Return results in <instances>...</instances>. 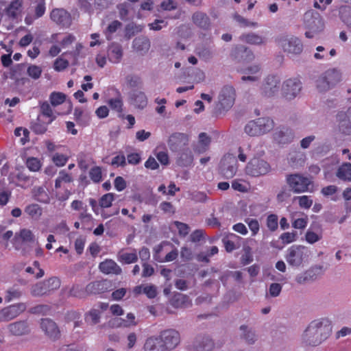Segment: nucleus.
I'll return each mask as SVG.
<instances>
[{
    "label": "nucleus",
    "mask_w": 351,
    "mask_h": 351,
    "mask_svg": "<svg viewBox=\"0 0 351 351\" xmlns=\"http://www.w3.org/2000/svg\"><path fill=\"white\" fill-rule=\"evenodd\" d=\"M280 80L276 75L267 76L262 84L261 94L266 97H273L280 90Z\"/></svg>",
    "instance_id": "nucleus-13"
},
{
    "label": "nucleus",
    "mask_w": 351,
    "mask_h": 351,
    "mask_svg": "<svg viewBox=\"0 0 351 351\" xmlns=\"http://www.w3.org/2000/svg\"><path fill=\"white\" fill-rule=\"evenodd\" d=\"M336 176L341 180L351 182V163L345 162L341 165L336 172Z\"/></svg>",
    "instance_id": "nucleus-34"
},
{
    "label": "nucleus",
    "mask_w": 351,
    "mask_h": 351,
    "mask_svg": "<svg viewBox=\"0 0 351 351\" xmlns=\"http://www.w3.org/2000/svg\"><path fill=\"white\" fill-rule=\"evenodd\" d=\"M271 171L270 164L264 158L257 156L251 158L245 168V173L254 178L264 176Z\"/></svg>",
    "instance_id": "nucleus-6"
},
{
    "label": "nucleus",
    "mask_w": 351,
    "mask_h": 351,
    "mask_svg": "<svg viewBox=\"0 0 351 351\" xmlns=\"http://www.w3.org/2000/svg\"><path fill=\"white\" fill-rule=\"evenodd\" d=\"M19 237L24 243H34L35 242V237L30 230L24 228L20 230Z\"/></svg>",
    "instance_id": "nucleus-46"
},
{
    "label": "nucleus",
    "mask_w": 351,
    "mask_h": 351,
    "mask_svg": "<svg viewBox=\"0 0 351 351\" xmlns=\"http://www.w3.org/2000/svg\"><path fill=\"white\" fill-rule=\"evenodd\" d=\"M119 260L126 264H130L136 262L138 256L135 252L133 253H119Z\"/></svg>",
    "instance_id": "nucleus-49"
},
{
    "label": "nucleus",
    "mask_w": 351,
    "mask_h": 351,
    "mask_svg": "<svg viewBox=\"0 0 351 351\" xmlns=\"http://www.w3.org/2000/svg\"><path fill=\"white\" fill-rule=\"evenodd\" d=\"M112 282L104 279L91 282L86 287V292L88 294H99L112 289Z\"/></svg>",
    "instance_id": "nucleus-20"
},
{
    "label": "nucleus",
    "mask_w": 351,
    "mask_h": 351,
    "mask_svg": "<svg viewBox=\"0 0 351 351\" xmlns=\"http://www.w3.org/2000/svg\"><path fill=\"white\" fill-rule=\"evenodd\" d=\"M302 83L298 78H289L283 82L281 86L282 96L287 100L294 99L300 93Z\"/></svg>",
    "instance_id": "nucleus-10"
},
{
    "label": "nucleus",
    "mask_w": 351,
    "mask_h": 351,
    "mask_svg": "<svg viewBox=\"0 0 351 351\" xmlns=\"http://www.w3.org/2000/svg\"><path fill=\"white\" fill-rule=\"evenodd\" d=\"M239 336L246 343L249 345L254 344L257 341V335L253 328L241 325L239 328Z\"/></svg>",
    "instance_id": "nucleus-24"
},
{
    "label": "nucleus",
    "mask_w": 351,
    "mask_h": 351,
    "mask_svg": "<svg viewBox=\"0 0 351 351\" xmlns=\"http://www.w3.org/2000/svg\"><path fill=\"white\" fill-rule=\"evenodd\" d=\"M26 165L28 169L32 171H37L41 167L40 160L36 158H28Z\"/></svg>",
    "instance_id": "nucleus-59"
},
{
    "label": "nucleus",
    "mask_w": 351,
    "mask_h": 351,
    "mask_svg": "<svg viewBox=\"0 0 351 351\" xmlns=\"http://www.w3.org/2000/svg\"><path fill=\"white\" fill-rule=\"evenodd\" d=\"M21 312V308H1L0 310V322L12 319L17 317Z\"/></svg>",
    "instance_id": "nucleus-36"
},
{
    "label": "nucleus",
    "mask_w": 351,
    "mask_h": 351,
    "mask_svg": "<svg viewBox=\"0 0 351 351\" xmlns=\"http://www.w3.org/2000/svg\"><path fill=\"white\" fill-rule=\"evenodd\" d=\"M122 26V23L118 20H114L110 22L106 28L104 30V34L106 39L108 40H111L113 38V34L115 33L119 29H121Z\"/></svg>",
    "instance_id": "nucleus-37"
},
{
    "label": "nucleus",
    "mask_w": 351,
    "mask_h": 351,
    "mask_svg": "<svg viewBox=\"0 0 351 351\" xmlns=\"http://www.w3.org/2000/svg\"><path fill=\"white\" fill-rule=\"evenodd\" d=\"M173 224L178 228L180 236L184 237L189 234L190 228L186 223L178 221H175Z\"/></svg>",
    "instance_id": "nucleus-55"
},
{
    "label": "nucleus",
    "mask_w": 351,
    "mask_h": 351,
    "mask_svg": "<svg viewBox=\"0 0 351 351\" xmlns=\"http://www.w3.org/2000/svg\"><path fill=\"white\" fill-rule=\"evenodd\" d=\"M27 74L29 77L34 80L38 79L42 73V69L36 65H30L27 69Z\"/></svg>",
    "instance_id": "nucleus-54"
},
{
    "label": "nucleus",
    "mask_w": 351,
    "mask_h": 351,
    "mask_svg": "<svg viewBox=\"0 0 351 351\" xmlns=\"http://www.w3.org/2000/svg\"><path fill=\"white\" fill-rule=\"evenodd\" d=\"M245 222L247 224L250 230L252 231V236L256 235L258 232L260 226L257 219L247 218L245 219Z\"/></svg>",
    "instance_id": "nucleus-53"
},
{
    "label": "nucleus",
    "mask_w": 351,
    "mask_h": 351,
    "mask_svg": "<svg viewBox=\"0 0 351 351\" xmlns=\"http://www.w3.org/2000/svg\"><path fill=\"white\" fill-rule=\"evenodd\" d=\"M332 322L328 317L312 320L301 335V343L304 346L316 347L326 341L332 332Z\"/></svg>",
    "instance_id": "nucleus-1"
},
{
    "label": "nucleus",
    "mask_w": 351,
    "mask_h": 351,
    "mask_svg": "<svg viewBox=\"0 0 351 351\" xmlns=\"http://www.w3.org/2000/svg\"><path fill=\"white\" fill-rule=\"evenodd\" d=\"M234 19L242 27H256L258 25L256 22H250L239 14H234Z\"/></svg>",
    "instance_id": "nucleus-56"
},
{
    "label": "nucleus",
    "mask_w": 351,
    "mask_h": 351,
    "mask_svg": "<svg viewBox=\"0 0 351 351\" xmlns=\"http://www.w3.org/2000/svg\"><path fill=\"white\" fill-rule=\"evenodd\" d=\"M274 127V121L269 117H261L249 121L245 126V132L250 136L263 135Z\"/></svg>",
    "instance_id": "nucleus-4"
},
{
    "label": "nucleus",
    "mask_w": 351,
    "mask_h": 351,
    "mask_svg": "<svg viewBox=\"0 0 351 351\" xmlns=\"http://www.w3.org/2000/svg\"><path fill=\"white\" fill-rule=\"evenodd\" d=\"M143 351H165L161 338L157 336H152L146 339Z\"/></svg>",
    "instance_id": "nucleus-27"
},
{
    "label": "nucleus",
    "mask_w": 351,
    "mask_h": 351,
    "mask_svg": "<svg viewBox=\"0 0 351 351\" xmlns=\"http://www.w3.org/2000/svg\"><path fill=\"white\" fill-rule=\"evenodd\" d=\"M25 213L32 217H39L42 214L41 208L36 204H30L26 206Z\"/></svg>",
    "instance_id": "nucleus-50"
},
{
    "label": "nucleus",
    "mask_w": 351,
    "mask_h": 351,
    "mask_svg": "<svg viewBox=\"0 0 351 351\" xmlns=\"http://www.w3.org/2000/svg\"><path fill=\"white\" fill-rule=\"evenodd\" d=\"M89 176L90 179L96 183H98L101 180V170L99 167H95L90 170Z\"/></svg>",
    "instance_id": "nucleus-58"
},
{
    "label": "nucleus",
    "mask_w": 351,
    "mask_h": 351,
    "mask_svg": "<svg viewBox=\"0 0 351 351\" xmlns=\"http://www.w3.org/2000/svg\"><path fill=\"white\" fill-rule=\"evenodd\" d=\"M337 130L344 135L351 134V119L346 111H339L336 116Z\"/></svg>",
    "instance_id": "nucleus-18"
},
{
    "label": "nucleus",
    "mask_w": 351,
    "mask_h": 351,
    "mask_svg": "<svg viewBox=\"0 0 351 351\" xmlns=\"http://www.w3.org/2000/svg\"><path fill=\"white\" fill-rule=\"evenodd\" d=\"M40 111L43 115L50 118L47 124H50L56 119V116L53 113L52 108L47 101H45L41 104Z\"/></svg>",
    "instance_id": "nucleus-44"
},
{
    "label": "nucleus",
    "mask_w": 351,
    "mask_h": 351,
    "mask_svg": "<svg viewBox=\"0 0 351 351\" xmlns=\"http://www.w3.org/2000/svg\"><path fill=\"white\" fill-rule=\"evenodd\" d=\"M341 81V73L337 69H330L322 74L316 81V87L321 92H326Z\"/></svg>",
    "instance_id": "nucleus-5"
},
{
    "label": "nucleus",
    "mask_w": 351,
    "mask_h": 351,
    "mask_svg": "<svg viewBox=\"0 0 351 351\" xmlns=\"http://www.w3.org/2000/svg\"><path fill=\"white\" fill-rule=\"evenodd\" d=\"M128 84L132 88L140 87L143 82L140 77L136 75H129L126 78Z\"/></svg>",
    "instance_id": "nucleus-60"
},
{
    "label": "nucleus",
    "mask_w": 351,
    "mask_h": 351,
    "mask_svg": "<svg viewBox=\"0 0 351 351\" xmlns=\"http://www.w3.org/2000/svg\"><path fill=\"white\" fill-rule=\"evenodd\" d=\"M108 56L112 62H119L123 56L121 45L117 43H112L108 47Z\"/></svg>",
    "instance_id": "nucleus-28"
},
{
    "label": "nucleus",
    "mask_w": 351,
    "mask_h": 351,
    "mask_svg": "<svg viewBox=\"0 0 351 351\" xmlns=\"http://www.w3.org/2000/svg\"><path fill=\"white\" fill-rule=\"evenodd\" d=\"M286 182L295 193L306 192L309 191V186L313 184L309 178L305 177L300 173L287 175Z\"/></svg>",
    "instance_id": "nucleus-8"
},
{
    "label": "nucleus",
    "mask_w": 351,
    "mask_h": 351,
    "mask_svg": "<svg viewBox=\"0 0 351 351\" xmlns=\"http://www.w3.org/2000/svg\"><path fill=\"white\" fill-rule=\"evenodd\" d=\"M49 99L51 105L57 106L62 104L65 101L66 95L62 93L53 92L51 93Z\"/></svg>",
    "instance_id": "nucleus-45"
},
{
    "label": "nucleus",
    "mask_w": 351,
    "mask_h": 351,
    "mask_svg": "<svg viewBox=\"0 0 351 351\" xmlns=\"http://www.w3.org/2000/svg\"><path fill=\"white\" fill-rule=\"evenodd\" d=\"M40 328L45 335L53 341L58 339L60 337V331L57 324L50 319H42Z\"/></svg>",
    "instance_id": "nucleus-21"
},
{
    "label": "nucleus",
    "mask_w": 351,
    "mask_h": 351,
    "mask_svg": "<svg viewBox=\"0 0 351 351\" xmlns=\"http://www.w3.org/2000/svg\"><path fill=\"white\" fill-rule=\"evenodd\" d=\"M60 280L57 277H51L47 280L40 281L31 287V293L36 297L49 295L51 291L60 288Z\"/></svg>",
    "instance_id": "nucleus-7"
},
{
    "label": "nucleus",
    "mask_w": 351,
    "mask_h": 351,
    "mask_svg": "<svg viewBox=\"0 0 351 351\" xmlns=\"http://www.w3.org/2000/svg\"><path fill=\"white\" fill-rule=\"evenodd\" d=\"M298 199L299 202V205L301 208H304L306 209L309 208L313 204V200L311 199L308 196L303 195L300 197H295V199Z\"/></svg>",
    "instance_id": "nucleus-62"
},
{
    "label": "nucleus",
    "mask_w": 351,
    "mask_h": 351,
    "mask_svg": "<svg viewBox=\"0 0 351 351\" xmlns=\"http://www.w3.org/2000/svg\"><path fill=\"white\" fill-rule=\"evenodd\" d=\"M266 224L270 231L274 232L276 230L278 226V216L275 214L269 215L267 217Z\"/></svg>",
    "instance_id": "nucleus-51"
},
{
    "label": "nucleus",
    "mask_w": 351,
    "mask_h": 351,
    "mask_svg": "<svg viewBox=\"0 0 351 351\" xmlns=\"http://www.w3.org/2000/svg\"><path fill=\"white\" fill-rule=\"evenodd\" d=\"M113 193H107L104 195L99 199V206L101 208H109L112 205V202L114 200Z\"/></svg>",
    "instance_id": "nucleus-52"
},
{
    "label": "nucleus",
    "mask_w": 351,
    "mask_h": 351,
    "mask_svg": "<svg viewBox=\"0 0 351 351\" xmlns=\"http://www.w3.org/2000/svg\"><path fill=\"white\" fill-rule=\"evenodd\" d=\"M23 3V0L12 1L8 7L5 9L6 15L10 19H16L21 12Z\"/></svg>",
    "instance_id": "nucleus-33"
},
{
    "label": "nucleus",
    "mask_w": 351,
    "mask_h": 351,
    "mask_svg": "<svg viewBox=\"0 0 351 351\" xmlns=\"http://www.w3.org/2000/svg\"><path fill=\"white\" fill-rule=\"evenodd\" d=\"M293 135L291 130L282 128L276 130L274 134V138L278 143H287L292 141Z\"/></svg>",
    "instance_id": "nucleus-32"
},
{
    "label": "nucleus",
    "mask_w": 351,
    "mask_h": 351,
    "mask_svg": "<svg viewBox=\"0 0 351 351\" xmlns=\"http://www.w3.org/2000/svg\"><path fill=\"white\" fill-rule=\"evenodd\" d=\"M101 311L98 308L91 309L86 315V322L90 324H96L99 322Z\"/></svg>",
    "instance_id": "nucleus-41"
},
{
    "label": "nucleus",
    "mask_w": 351,
    "mask_h": 351,
    "mask_svg": "<svg viewBox=\"0 0 351 351\" xmlns=\"http://www.w3.org/2000/svg\"><path fill=\"white\" fill-rule=\"evenodd\" d=\"M158 337L161 338L162 346L165 351L174 349L180 341L179 332L173 329L164 330Z\"/></svg>",
    "instance_id": "nucleus-15"
},
{
    "label": "nucleus",
    "mask_w": 351,
    "mask_h": 351,
    "mask_svg": "<svg viewBox=\"0 0 351 351\" xmlns=\"http://www.w3.org/2000/svg\"><path fill=\"white\" fill-rule=\"evenodd\" d=\"M50 18L54 23L62 27H68L71 24V14L63 8L53 9Z\"/></svg>",
    "instance_id": "nucleus-19"
},
{
    "label": "nucleus",
    "mask_w": 351,
    "mask_h": 351,
    "mask_svg": "<svg viewBox=\"0 0 351 351\" xmlns=\"http://www.w3.org/2000/svg\"><path fill=\"white\" fill-rule=\"evenodd\" d=\"M192 21L195 25L203 29H208L210 27V18L206 13L196 12L192 16Z\"/></svg>",
    "instance_id": "nucleus-29"
},
{
    "label": "nucleus",
    "mask_w": 351,
    "mask_h": 351,
    "mask_svg": "<svg viewBox=\"0 0 351 351\" xmlns=\"http://www.w3.org/2000/svg\"><path fill=\"white\" fill-rule=\"evenodd\" d=\"M33 198L40 203L48 204L50 201L48 193L43 186H36L32 190Z\"/></svg>",
    "instance_id": "nucleus-35"
},
{
    "label": "nucleus",
    "mask_w": 351,
    "mask_h": 351,
    "mask_svg": "<svg viewBox=\"0 0 351 351\" xmlns=\"http://www.w3.org/2000/svg\"><path fill=\"white\" fill-rule=\"evenodd\" d=\"M322 268L321 265L311 267L306 271L298 274L295 276V281L300 285L312 282L322 274Z\"/></svg>",
    "instance_id": "nucleus-17"
},
{
    "label": "nucleus",
    "mask_w": 351,
    "mask_h": 351,
    "mask_svg": "<svg viewBox=\"0 0 351 351\" xmlns=\"http://www.w3.org/2000/svg\"><path fill=\"white\" fill-rule=\"evenodd\" d=\"M176 160V163L180 167H189L191 165L193 161V156L191 150L186 147L181 151Z\"/></svg>",
    "instance_id": "nucleus-30"
},
{
    "label": "nucleus",
    "mask_w": 351,
    "mask_h": 351,
    "mask_svg": "<svg viewBox=\"0 0 351 351\" xmlns=\"http://www.w3.org/2000/svg\"><path fill=\"white\" fill-rule=\"evenodd\" d=\"M189 144L188 136L184 133L175 132L168 139L167 145L171 151L178 152L184 149Z\"/></svg>",
    "instance_id": "nucleus-16"
},
{
    "label": "nucleus",
    "mask_w": 351,
    "mask_h": 351,
    "mask_svg": "<svg viewBox=\"0 0 351 351\" xmlns=\"http://www.w3.org/2000/svg\"><path fill=\"white\" fill-rule=\"evenodd\" d=\"M235 52L237 57H240L243 60L250 61L254 58V56L251 50L244 46L237 47Z\"/></svg>",
    "instance_id": "nucleus-43"
},
{
    "label": "nucleus",
    "mask_w": 351,
    "mask_h": 351,
    "mask_svg": "<svg viewBox=\"0 0 351 351\" xmlns=\"http://www.w3.org/2000/svg\"><path fill=\"white\" fill-rule=\"evenodd\" d=\"M99 268L105 274L119 275L122 272L121 268L111 259H107L101 262L99 265Z\"/></svg>",
    "instance_id": "nucleus-26"
},
{
    "label": "nucleus",
    "mask_w": 351,
    "mask_h": 351,
    "mask_svg": "<svg viewBox=\"0 0 351 351\" xmlns=\"http://www.w3.org/2000/svg\"><path fill=\"white\" fill-rule=\"evenodd\" d=\"M303 24L306 29L305 36L312 38L322 32L325 27L324 21L322 16L313 10H308L304 14Z\"/></svg>",
    "instance_id": "nucleus-2"
},
{
    "label": "nucleus",
    "mask_w": 351,
    "mask_h": 351,
    "mask_svg": "<svg viewBox=\"0 0 351 351\" xmlns=\"http://www.w3.org/2000/svg\"><path fill=\"white\" fill-rule=\"evenodd\" d=\"M8 329L10 332L15 336L25 335L29 332V326L25 322H18L10 324L8 326Z\"/></svg>",
    "instance_id": "nucleus-31"
},
{
    "label": "nucleus",
    "mask_w": 351,
    "mask_h": 351,
    "mask_svg": "<svg viewBox=\"0 0 351 351\" xmlns=\"http://www.w3.org/2000/svg\"><path fill=\"white\" fill-rule=\"evenodd\" d=\"M236 98L234 88L230 85H225L219 91L218 101L214 109L215 115L224 114L234 105Z\"/></svg>",
    "instance_id": "nucleus-3"
},
{
    "label": "nucleus",
    "mask_w": 351,
    "mask_h": 351,
    "mask_svg": "<svg viewBox=\"0 0 351 351\" xmlns=\"http://www.w3.org/2000/svg\"><path fill=\"white\" fill-rule=\"evenodd\" d=\"M86 293V289L80 285H74L69 291V295L73 297H83Z\"/></svg>",
    "instance_id": "nucleus-57"
},
{
    "label": "nucleus",
    "mask_w": 351,
    "mask_h": 351,
    "mask_svg": "<svg viewBox=\"0 0 351 351\" xmlns=\"http://www.w3.org/2000/svg\"><path fill=\"white\" fill-rule=\"evenodd\" d=\"M240 40L250 45H261L263 42V38L254 33L243 34Z\"/></svg>",
    "instance_id": "nucleus-39"
},
{
    "label": "nucleus",
    "mask_w": 351,
    "mask_h": 351,
    "mask_svg": "<svg viewBox=\"0 0 351 351\" xmlns=\"http://www.w3.org/2000/svg\"><path fill=\"white\" fill-rule=\"evenodd\" d=\"M149 39L144 36L136 37L132 42V48L142 56L147 54L150 49Z\"/></svg>",
    "instance_id": "nucleus-22"
},
{
    "label": "nucleus",
    "mask_w": 351,
    "mask_h": 351,
    "mask_svg": "<svg viewBox=\"0 0 351 351\" xmlns=\"http://www.w3.org/2000/svg\"><path fill=\"white\" fill-rule=\"evenodd\" d=\"M112 311V314L116 315L115 317L112 318L108 322V326L110 327H120V326H129L132 324H136L135 322V315L133 313H128L126 316V319H123L119 317V316L122 315L123 314V308H111Z\"/></svg>",
    "instance_id": "nucleus-14"
},
{
    "label": "nucleus",
    "mask_w": 351,
    "mask_h": 351,
    "mask_svg": "<svg viewBox=\"0 0 351 351\" xmlns=\"http://www.w3.org/2000/svg\"><path fill=\"white\" fill-rule=\"evenodd\" d=\"M238 169L237 160L236 157L231 154L224 155L219 163V173L225 178L230 179L233 178Z\"/></svg>",
    "instance_id": "nucleus-11"
},
{
    "label": "nucleus",
    "mask_w": 351,
    "mask_h": 351,
    "mask_svg": "<svg viewBox=\"0 0 351 351\" xmlns=\"http://www.w3.org/2000/svg\"><path fill=\"white\" fill-rule=\"evenodd\" d=\"M143 30V26L141 25H136L134 23H130L125 27V38L128 40L136 34L141 32Z\"/></svg>",
    "instance_id": "nucleus-38"
},
{
    "label": "nucleus",
    "mask_w": 351,
    "mask_h": 351,
    "mask_svg": "<svg viewBox=\"0 0 351 351\" xmlns=\"http://www.w3.org/2000/svg\"><path fill=\"white\" fill-rule=\"evenodd\" d=\"M308 250L302 245H293L288 249L285 256L287 262L292 267H300L308 257Z\"/></svg>",
    "instance_id": "nucleus-9"
},
{
    "label": "nucleus",
    "mask_w": 351,
    "mask_h": 351,
    "mask_svg": "<svg viewBox=\"0 0 351 351\" xmlns=\"http://www.w3.org/2000/svg\"><path fill=\"white\" fill-rule=\"evenodd\" d=\"M69 64L68 60L58 58L55 60L53 67L56 71H62L66 69Z\"/></svg>",
    "instance_id": "nucleus-61"
},
{
    "label": "nucleus",
    "mask_w": 351,
    "mask_h": 351,
    "mask_svg": "<svg viewBox=\"0 0 351 351\" xmlns=\"http://www.w3.org/2000/svg\"><path fill=\"white\" fill-rule=\"evenodd\" d=\"M129 99L132 104L141 109L144 108L147 104V98L145 93L138 90H132L129 94Z\"/></svg>",
    "instance_id": "nucleus-25"
},
{
    "label": "nucleus",
    "mask_w": 351,
    "mask_h": 351,
    "mask_svg": "<svg viewBox=\"0 0 351 351\" xmlns=\"http://www.w3.org/2000/svg\"><path fill=\"white\" fill-rule=\"evenodd\" d=\"M108 104L112 110L119 112H122L123 102L120 98L111 99L108 101Z\"/></svg>",
    "instance_id": "nucleus-63"
},
{
    "label": "nucleus",
    "mask_w": 351,
    "mask_h": 351,
    "mask_svg": "<svg viewBox=\"0 0 351 351\" xmlns=\"http://www.w3.org/2000/svg\"><path fill=\"white\" fill-rule=\"evenodd\" d=\"M214 346V342L208 335H199L195 338V348L197 351H213Z\"/></svg>",
    "instance_id": "nucleus-23"
},
{
    "label": "nucleus",
    "mask_w": 351,
    "mask_h": 351,
    "mask_svg": "<svg viewBox=\"0 0 351 351\" xmlns=\"http://www.w3.org/2000/svg\"><path fill=\"white\" fill-rule=\"evenodd\" d=\"M343 22L350 28H351V8H347L341 14Z\"/></svg>",
    "instance_id": "nucleus-64"
},
{
    "label": "nucleus",
    "mask_w": 351,
    "mask_h": 351,
    "mask_svg": "<svg viewBox=\"0 0 351 351\" xmlns=\"http://www.w3.org/2000/svg\"><path fill=\"white\" fill-rule=\"evenodd\" d=\"M22 295V292L19 289L14 288L10 289L5 292V301L6 302H10L18 300Z\"/></svg>",
    "instance_id": "nucleus-48"
},
{
    "label": "nucleus",
    "mask_w": 351,
    "mask_h": 351,
    "mask_svg": "<svg viewBox=\"0 0 351 351\" xmlns=\"http://www.w3.org/2000/svg\"><path fill=\"white\" fill-rule=\"evenodd\" d=\"M289 160L293 167H301L305 162L306 156L301 152H297L290 154Z\"/></svg>",
    "instance_id": "nucleus-40"
},
{
    "label": "nucleus",
    "mask_w": 351,
    "mask_h": 351,
    "mask_svg": "<svg viewBox=\"0 0 351 351\" xmlns=\"http://www.w3.org/2000/svg\"><path fill=\"white\" fill-rule=\"evenodd\" d=\"M47 123L42 122L38 117L36 121L31 123L30 129L36 134H43L47 130Z\"/></svg>",
    "instance_id": "nucleus-42"
},
{
    "label": "nucleus",
    "mask_w": 351,
    "mask_h": 351,
    "mask_svg": "<svg viewBox=\"0 0 351 351\" xmlns=\"http://www.w3.org/2000/svg\"><path fill=\"white\" fill-rule=\"evenodd\" d=\"M278 45L284 51L290 54L298 55L303 50L302 41L295 36H282L278 39Z\"/></svg>",
    "instance_id": "nucleus-12"
},
{
    "label": "nucleus",
    "mask_w": 351,
    "mask_h": 351,
    "mask_svg": "<svg viewBox=\"0 0 351 351\" xmlns=\"http://www.w3.org/2000/svg\"><path fill=\"white\" fill-rule=\"evenodd\" d=\"M197 55L202 59L204 60H208L211 59L213 56V53L206 47H199L196 49Z\"/></svg>",
    "instance_id": "nucleus-47"
}]
</instances>
